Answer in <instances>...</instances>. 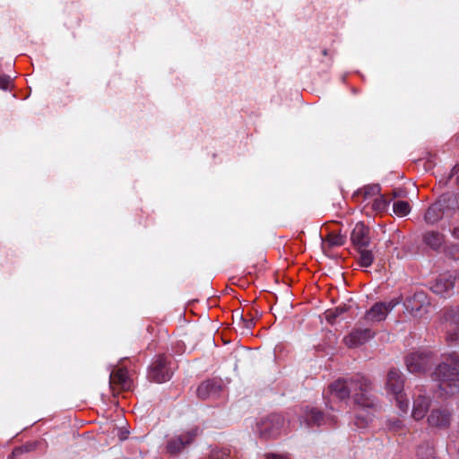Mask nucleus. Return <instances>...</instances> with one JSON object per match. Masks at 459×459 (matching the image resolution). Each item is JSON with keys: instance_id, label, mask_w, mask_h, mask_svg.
I'll return each mask as SVG.
<instances>
[{"instance_id": "38", "label": "nucleus", "mask_w": 459, "mask_h": 459, "mask_svg": "<svg viewBox=\"0 0 459 459\" xmlns=\"http://www.w3.org/2000/svg\"><path fill=\"white\" fill-rule=\"evenodd\" d=\"M323 55L326 56L327 55V50L326 49H324L323 50Z\"/></svg>"}, {"instance_id": "1", "label": "nucleus", "mask_w": 459, "mask_h": 459, "mask_svg": "<svg viewBox=\"0 0 459 459\" xmlns=\"http://www.w3.org/2000/svg\"><path fill=\"white\" fill-rule=\"evenodd\" d=\"M330 393L339 400H344L352 394L358 406L372 407L375 397L371 394V382L361 375L348 379H337L329 386Z\"/></svg>"}, {"instance_id": "39", "label": "nucleus", "mask_w": 459, "mask_h": 459, "mask_svg": "<svg viewBox=\"0 0 459 459\" xmlns=\"http://www.w3.org/2000/svg\"><path fill=\"white\" fill-rule=\"evenodd\" d=\"M457 184L459 186V176L457 177Z\"/></svg>"}, {"instance_id": "19", "label": "nucleus", "mask_w": 459, "mask_h": 459, "mask_svg": "<svg viewBox=\"0 0 459 459\" xmlns=\"http://www.w3.org/2000/svg\"><path fill=\"white\" fill-rule=\"evenodd\" d=\"M381 187L378 184H370L367 185L364 187L359 189L354 194V197L359 199L361 198V201H365L370 197H373L375 195H377L380 194Z\"/></svg>"}, {"instance_id": "18", "label": "nucleus", "mask_w": 459, "mask_h": 459, "mask_svg": "<svg viewBox=\"0 0 459 459\" xmlns=\"http://www.w3.org/2000/svg\"><path fill=\"white\" fill-rule=\"evenodd\" d=\"M109 385H117L122 389H128L130 387V381L126 370L124 368L113 370L109 376Z\"/></svg>"}, {"instance_id": "4", "label": "nucleus", "mask_w": 459, "mask_h": 459, "mask_svg": "<svg viewBox=\"0 0 459 459\" xmlns=\"http://www.w3.org/2000/svg\"><path fill=\"white\" fill-rule=\"evenodd\" d=\"M172 374L171 359L165 355H158L149 367L148 378L156 383H163L169 381Z\"/></svg>"}, {"instance_id": "24", "label": "nucleus", "mask_w": 459, "mask_h": 459, "mask_svg": "<svg viewBox=\"0 0 459 459\" xmlns=\"http://www.w3.org/2000/svg\"><path fill=\"white\" fill-rule=\"evenodd\" d=\"M359 253L358 262L362 267H369L374 262V255L371 250L367 247L357 249Z\"/></svg>"}, {"instance_id": "20", "label": "nucleus", "mask_w": 459, "mask_h": 459, "mask_svg": "<svg viewBox=\"0 0 459 459\" xmlns=\"http://www.w3.org/2000/svg\"><path fill=\"white\" fill-rule=\"evenodd\" d=\"M219 385L214 381H204L197 388V395L201 399H206L218 392Z\"/></svg>"}, {"instance_id": "6", "label": "nucleus", "mask_w": 459, "mask_h": 459, "mask_svg": "<svg viewBox=\"0 0 459 459\" xmlns=\"http://www.w3.org/2000/svg\"><path fill=\"white\" fill-rule=\"evenodd\" d=\"M406 367L411 373H425L434 363L433 353L430 351H416L406 357Z\"/></svg>"}, {"instance_id": "29", "label": "nucleus", "mask_w": 459, "mask_h": 459, "mask_svg": "<svg viewBox=\"0 0 459 459\" xmlns=\"http://www.w3.org/2000/svg\"><path fill=\"white\" fill-rule=\"evenodd\" d=\"M388 202L385 200L384 195H379L372 204V209L377 212H383L386 210Z\"/></svg>"}, {"instance_id": "11", "label": "nucleus", "mask_w": 459, "mask_h": 459, "mask_svg": "<svg viewBox=\"0 0 459 459\" xmlns=\"http://www.w3.org/2000/svg\"><path fill=\"white\" fill-rule=\"evenodd\" d=\"M431 399L427 395L425 389L417 387L413 394V407L411 415L414 420H422L428 412Z\"/></svg>"}, {"instance_id": "3", "label": "nucleus", "mask_w": 459, "mask_h": 459, "mask_svg": "<svg viewBox=\"0 0 459 459\" xmlns=\"http://www.w3.org/2000/svg\"><path fill=\"white\" fill-rule=\"evenodd\" d=\"M385 385L387 390L394 395L397 405L401 411L404 412L407 411L409 404L403 394L404 379L401 371L396 368L390 369L387 373Z\"/></svg>"}, {"instance_id": "2", "label": "nucleus", "mask_w": 459, "mask_h": 459, "mask_svg": "<svg viewBox=\"0 0 459 459\" xmlns=\"http://www.w3.org/2000/svg\"><path fill=\"white\" fill-rule=\"evenodd\" d=\"M440 397L452 396L459 392V372L447 362L437 365L431 374Z\"/></svg>"}, {"instance_id": "31", "label": "nucleus", "mask_w": 459, "mask_h": 459, "mask_svg": "<svg viewBox=\"0 0 459 459\" xmlns=\"http://www.w3.org/2000/svg\"><path fill=\"white\" fill-rule=\"evenodd\" d=\"M12 82V79L9 75L1 74L0 75V89L7 90L9 85Z\"/></svg>"}, {"instance_id": "12", "label": "nucleus", "mask_w": 459, "mask_h": 459, "mask_svg": "<svg viewBox=\"0 0 459 459\" xmlns=\"http://www.w3.org/2000/svg\"><path fill=\"white\" fill-rule=\"evenodd\" d=\"M455 277L451 273H445L438 276L431 284L430 290L441 297H449L454 292Z\"/></svg>"}, {"instance_id": "13", "label": "nucleus", "mask_w": 459, "mask_h": 459, "mask_svg": "<svg viewBox=\"0 0 459 459\" xmlns=\"http://www.w3.org/2000/svg\"><path fill=\"white\" fill-rule=\"evenodd\" d=\"M198 429L196 428L191 429L184 434L171 438L167 445V450L171 455L179 454L187 445L193 442L197 436Z\"/></svg>"}, {"instance_id": "25", "label": "nucleus", "mask_w": 459, "mask_h": 459, "mask_svg": "<svg viewBox=\"0 0 459 459\" xmlns=\"http://www.w3.org/2000/svg\"><path fill=\"white\" fill-rule=\"evenodd\" d=\"M207 459H230V449L228 448H211Z\"/></svg>"}, {"instance_id": "35", "label": "nucleus", "mask_w": 459, "mask_h": 459, "mask_svg": "<svg viewBox=\"0 0 459 459\" xmlns=\"http://www.w3.org/2000/svg\"><path fill=\"white\" fill-rule=\"evenodd\" d=\"M393 195L394 197H402L404 195V192L403 190H394Z\"/></svg>"}, {"instance_id": "23", "label": "nucleus", "mask_w": 459, "mask_h": 459, "mask_svg": "<svg viewBox=\"0 0 459 459\" xmlns=\"http://www.w3.org/2000/svg\"><path fill=\"white\" fill-rule=\"evenodd\" d=\"M438 201L441 203L444 212L446 210H455L459 207V199L455 194H444L438 198Z\"/></svg>"}, {"instance_id": "32", "label": "nucleus", "mask_w": 459, "mask_h": 459, "mask_svg": "<svg viewBox=\"0 0 459 459\" xmlns=\"http://www.w3.org/2000/svg\"><path fill=\"white\" fill-rule=\"evenodd\" d=\"M240 321L241 323L243 324V327L247 330L248 332H250V330L254 327L255 325V320L254 318H250V319H245L243 318V316L240 315Z\"/></svg>"}, {"instance_id": "15", "label": "nucleus", "mask_w": 459, "mask_h": 459, "mask_svg": "<svg viewBox=\"0 0 459 459\" xmlns=\"http://www.w3.org/2000/svg\"><path fill=\"white\" fill-rule=\"evenodd\" d=\"M451 421V413L447 409L438 408L431 411L428 423L432 428L446 429Z\"/></svg>"}, {"instance_id": "21", "label": "nucleus", "mask_w": 459, "mask_h": 459, "mask_svg": "<svg viewBox=\"0 0 459 459\" xmlns=\"http://www.w3.org/2000/svg\"><path fill=\"white\" fill-rule=\"evenodd\" d=\"M376 403L372 407L359 406L360 409L356 412L354 424L359 428L363 429L368 425V423L372 420V414L365 410V408L370 409L373 408Z\"/></svg>"}, {"instance_id": "30", "label": "nucleus", "mask_w": 459, "mask_h": 459, "mask_svg": "<svg viewBox=\"0 0 459 459\" xmlns=\"http://www.w3.org/2000/svg\"><path fill=\"white\" fill-rule=\"evenodd\" d=\"M452 368H456L457 372H459V354L453 352L448 355L446 358V361Z\"/></svg>"}, {"instance_id": "5", "label": "nucleus", "mask_w": 459, "mask_h": 459, "mask_svg": "<svg viewBox=\"0 0 459 459\" xmlns=\"http://www.w3.org/2000/svg\"><path fill=\"white\" fill-rule=\"evenodd\" d=\"M398 304V301L392 299L388 302L375 303L359 321V324L369 325L377 322L384 321L388 313L391 312Z\"/></svg>"}, {"instance_id": "10", "label": "nucleus", "mask_w": 459, "mask_h": 459, "mask_svg": "<svg viewBox=\"0 0 459 459\" xmlns=\"http://www.w3.org/2000/svg\"><path fill=\"white\" fill-rule=\"evenodd\" d=\"M376 333L369 327H355L343 338L345 345L349 348H357L373 339Z\"/></svg>"}, {"instance_id": "16", "label": "nucleus", "mask_w": 459, "mask_h": 459, "mask_svg": "<svg viewBox=\"0 0 459 459\" xmlns=\"http://www.w3.org/2000/svg\"><path fill=\"white\" fill-rule=\"evenodd\" d=\"M422 241L432 250L438 251L445 244V236L439 231L428 230L423 234Z\"/></svg>"}, {"instance_id": "26", "label": "nucleus", "mask_w": 459, "mask_h": 459, "mask_svg": "<svg viewBox=\"0 0 459 459\" xmlns=\"http://www.w3.org/2000/svg\"><path fill=\"white\" fill-rule=\"evenodd\" d=\"M393 210L398 216H405L410 213L411 206L406 201H396L393 204Z\"/></svg>"}, {"instance_id": "7", "label": "nucleus", "mask_w": 459, "mask_h": 459, "mask_svg": "<svg viewBox=\"0 0 459 459\" xmlns=\"http://www.w3.org/2000/svg\"><path fill=\"white\" fill-rule=\"evenodd\" d=\"M284 419L279 414H271L257 423L259 436L264 439L274 438L281 433Z\"/></svg>"}, {"instance_id": "37", "label": "nucleus", "mask_w": 459, "mask_h": 459, "mask_svg": "<svg viewBox=\"0 0 459 459\" xmlns=\"http://www.w3.org/2000/svg\"><path fill=\"white\" fill-rule=\"evenodd\" d=\"M458 172H459V164H456V165L452 169V175L457 174Z\"/></svg>"}, {"instance_id": "22", "label": "nucleus", "mask_w": 459, "mask_h": 459, "mask_svg": "<svg viewBox=\"0 0 459 459\" xmlns=\"http://www.w3.org/2000/svg\"><path fill=\"white\" fill-rule=\"evenodd\" d=\"M305 420L308 426H320L325 423L326 418L316 409H310L305 415Z\"/></svg>"}, {"instance_id": "17", "label": "nucleus", "mask_w": 459, "mask_h": 459, "mask_svg": "<svg viewBox=\"0 0 459 459\" xmlns=\"http://www.w3.org/2000/svg\"><path fill=\"white\" fill-rule=\"evenodd\" d=\"M444 208L441 203L437 200L433 204H431L425 212L424 221L428 224H435L439 221L444 216Z\"/></svg>"}, {"instance_id": "14", "label": "nucleus", "mask_w": 459, "mask_h": 459, "mask_svg": "<svg viewBox=\"0 0 459 459\" xmlns=\"http://www.w3.org/2000/svg\"><path fill=\"white\" fill-rule=\"evenodd\" d=\"M351 240L356 249L368 247L370 244L369 229L362 222H359L353 228Z\"/></svg>"}, {"instance_id": "9", "label": "nucleus", "mask_w": 459, "mask_h": 459, "mask_svg": "<svg viewBox=\"0 0 459 459\" xmlns=\"http://www.w3.org/2000/svg\"><path fill=\"white\" fill-rule=\"evenodd\" d=\"M443 316L447 341L459 342V308H446Z\"/></svg>"}, {"instance_id": "8", "label": "nucleus", "mask_w": 459, "mask_h": 459, "mask_svg": "<svg viewBox=\"0 0 459 459\" xmlns=\"http://www.w3.org/2000/svg\"><path fill=\"white\" fill-rule=\"evenodd\" d=\"M404 307L413 317H422L429 312L430 300L424 291H416L405 299Z\"/></svg>"}, {"instance_id": "28", "label": "nucleus", "mask_w": 459, "mask_h": 459, "mask_svg": "<svg viewBox=\"0 0 459 459\" xmlns=\"http://www.w3.org/2000/svg\"><path fill=\"white\" fill-rule=\"evenodd\" d=\"M326 242L330 247L342 246L345 242V237L341 234L329 233L326 238Z\"/></svg>"}, {"instance_id": "34", "label": "nucleus", "mask_w": 459, "mask_h": 459, "mask_svg": "<svg viewBox=\"0 0 459 459\" xmlns=\"http://www.w3.org/2000/svg\"><path fill=\"white\" fill-rule=\"evenodd\" d=\"M452 236L455 238H458L459 239V226L458 227H455L452 230Z\"/></svg>"}, {"instance_id": "33", "label": "nucleus", "mask_w": 459, "mask_h": 459, "mask_svg": "<svg viewBox=\"0 0 459 459\" xmlns=\"http://www.w3.org/2000/svg\"><path fill=\"white\" fill-rule=\"evenodd\" d=\"M266 459H288L286 456L279 455H269L266 456Z\"/></svg>"}, {"instance_id": "36", "label": "nucleus", "mask_w": 459, "mask_h": 459, "mask_svg": "<svg viewBox=\"0 0 459 459\" xmlns=\"http://www.w3.org/2000/svg\"><path fill=\"white\" fill-rule=\"evenodd\" d=\"M344 311H345V308H343V307H336V308H335V311H334V313H333V316H338L339 315H341V314H342V313H343Z\"/></svg>"}, {"instance_id": "27", "label": "nucleus", "mask_w": 459, "mask_h": 459, "mask_svg": "<svg viewBox=\"0 0 459 459\" xmlns=\"http://www.w3.org/2000/svg\"><path fill=\"white\" fill-rule=\"evenodd\" d=\"M433 454V447L429 443L420 446L417 450V455L420 459H431Z\"/></svg>"}]
</instances>
